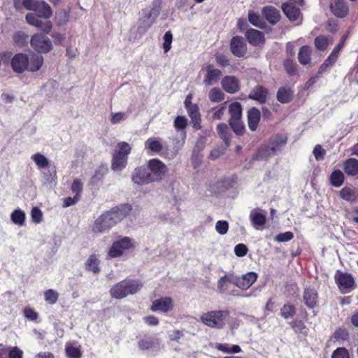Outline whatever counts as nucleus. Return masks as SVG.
<instances>
[{
	"mask_svg": "<svg viewBox=\"0 0 358 358\" xmlns=\"http://www.w3.org/2000/svg\"><path fill=\"white\" fill-rule=\"evenodd\" d=\"M131 206L127 203L120 204L101 214L94 222L93 232L103 233L121 222L131 212Z\"/></svg>",
	"mask_w": 358,
	"mask_h": 358,
	"instance_id": "obj_1",
	"label": "nucleus"
},
{
	"mask_svg": "<svg viewBox=\"0 0 358 358\" xmlns=\"http://www.w3.org/2000/svg\"><path fill=\"white\" fill-rule=\"evenodd\" d=\"M44 59L43 56L36 53L27 55L26 53H16L10 60V66L13 71L17 73H22L26 71L36 72L43 66Z\"/></svg>",
	"mask_w": 358,
	"mask_h": 358,
	"instance_id": "obj_2",
	"label": "nucleus"
},
{
	"mask_svg": "<svg viewBox=\"0 0 358 358\" xmlns=\"http://www.w3.org/2000/svg\"><path fill=\"white\" fill-rule=\"evenodd\" d=\"M143 287L141 280L127 278L113 285L109 292L112 298L122 299L129 295L137 294Z\"/></svg>",
	"mask_w": 358,
	"mask_h": 358,
	"instance_id": "obj_3",
	"label": "nucleus"
},
{
	"mask_svg": "<svg viewBox=\"0 0 358 358\" xmlns=\"http://www.w3.org/2000/svg\"><path fill=\"white\" fill-rule=\"evenodd\" d=\"M230 315L228 310H210L201 315V322L206 326L221 329L226 325V321Z\"/></svg>",
	"mask_w": 358,
	"mask_h": 358,
	"instance_id": "obj_4",
	"label": "nucleus"
},
{
	"mask_svg": "<svg viewBox=\"0 0 358 358\" xmlns=\"http://www.w3.org/2000/svg\"><path fill=\"white\" fill-rule=\"evenodd\" d=\"M116 148L112 155L111 169L114 171H120L127 164L128 155L131 153V148L125 141L119 142Z\"/></svg>",
	"mask_w": 358,
	"mask_h": 358,
	"instance_id": "obj_5",
	"label": "nucleus"
},
{
	"mask_svg": "<svg viewBox=\"0 0 358 358\" xmlns=\"http://www.w3.org/2000/svg\"><path fill=\"white\" fill-rule=\"evenodd\" d=\"M134 248L135 245L132 239L128 236H124L113 243L108 252V257L110 258L120 257L126 250H129Z\"/></svg>",
	"mask_w": 358,
	"mask_h": 358,
	"instance_id": "obj_6",
	"label": "nucleus"
},
{
	"mask_svg": "<svg viewBox=\"0 0 358 358\" xmlns=\"http://www.w3.org/2000/svg\"><path fill=\"white\" fill-rule=\"evenodd\" d=\"M31 48L38 53L46 54L50 52L52 48V44L50 38L43 34H35L30 39Z\"/></svg>",
	"mask_w": 358,
	"mask_h": 358,
	"instance_id": "obj_7",
	"label": "nucleus"
},
{
	"mask_svg": "<svg viewBox=\"0 0 358 358\" xmlns=\"http://www.w3.org/2000/svg\"><path fill=\"white\" fill-rule=\"evenodd\" d=\"M148 168L153 182L161 181L168 172L167 166L158 159H150Z\"/></svg>",
	"mask_w": 358,
	"mask_h": 358,
	"instance_id": "obj_8",
	"label": "nucleus"
},
{
	"mask_svg": "<svg viewBox=\"0 0 358 358\" xmlns=\"http://www.w3.org/2000/svg\"><path fill=\"white\" fill-rule=\"evenodd\" d=\"M231 54L236 57H245L248 53L245 40L240 36H233L229 43Z\"/></svg>",
	"mask_w": 358,
	"mask_h": 358,
	"instance_id": "obj_9",
	"label": "nucleus"
},
{
	"mask_svg": "<svg viewBox=\"0 0 358 358\" xmlns=\"http://www.w3.org/2000/svg\"><path fill=\"white\" fill-rule=\"evenodd\" d=\"M41 18L32 13H29L25 16L26 21L29 24L38 28L45 34H50L52 29V22L49 20L43 21Z\"/></svg>",
	"mask_w": 358,
	"mask_h": 358,
	"instance_id": "obj_10",
	"label": "nucleus"
},
{
	"mask_svg": "<svg viewBox=\"0 0 358 358\" xmlns=\"http://www.w3.org/2000/svg\"><path fill=\"white\" fill-rule=\"evenodd\" d=\"M173 301L171 297H160L152 302L150 310L153 312L166 313L173 308Z\"/></svg>",
	"mask_w": 358,
	"mask_h": 358,
	"instance_id": "obj_11",
	"label": "nucleus"
},
{
	"mask_svg": "<svg viewBox=\"0 0 358 358\" xmlns=\"http://www.w3.org/2000/svg\"><path fill=\"white\" fill-rule=\"evenodd\" d=\"M257 278V273L248 272L241 276L234 278L233 284L243 290H247L255 283Z\"/></svg>",
	"mask_w": 358,
	"mask_h": 358,
	"instance_id": "obj_12",
	"label": "nucleus"
},
{
	"mask_svg": "<svg viewBox=\"0 0 358 358\" xmlns=\"http://www.w3.org/2000/svg\"><path fill=\"white\" fill-rule=\"evenodd\" d=\"M131 179L134 183L141 185L153 182V179H152L148 169L143 166L136 167L134 169Z\"/></svg>",
	"mask_w": 358,
	"mask_h": 358,
	"instance_id": "obj_13",
	"label": "nucleus"
},
{
	"mask_svg": "<svg viewBox=\"0 0 358 358\" xmlns=\"http://www.w3.org/2000/svg\"><path fill=\"white\" fill-rule=\"evenodd\" d=\"M268 97V90L261 85H257L254 87L248 94L249 99L256 101L261 104L266 103Z\"/></svg>",
	"mask_w": 358,
	"mask_h": 358,
	"instance_id": "obj_14",
	"label": "nucleus"
},
{
	"mask_svg": "<svg viewBox=\"0 0 358 358\" xmlns=\"http://www.w3.org/2000/svg\"><path fill=\"white\" fill-rule=\"evenodd\" d=\"M335 280L340 289H350L355 287V280L350 273L337 271Z\"/></svg>",
	"mask_w": 358,
	"mask_h": 358,
	"instance_id": "obj_15",
	"label": "nucleus"
},
{
	"mask_svg": "<svg viewBox=\"0 0 358 358\" xmlns=\"http://www.w3.org/2000/svg\"><path fill=\"white\" fill-rule=\"evenodd\" d=\"M303 301L310 309H313L318 305V293L313 287H305L303 292Z\"/></svg>",
	"mask_w": 358,
	"mask_h": 358,
	"instance_id": "obj_16",
	"label": "nucleus"
},
{
	"mask_svg": "<svg viewBox=\"0 0 358 358\" xmlns=\"http://www.w3.org/2000/svg\"><path fill=\"white\" fill-rule=\"evenodd\" d=\"M329 8L331 12L340 18L346 17L349 12V6L345 0H331Z\"/></svg>",
	"mask_w": 358,
	"mask_h": 358,
	"instance_id": "obj_17",
	"label": "nucleus"
},
{
	"mask_svg": "<svg viewBox=\"0 0 358 358\" xmlns=\"http://www.w3.org/2000/svg\"><path fill=\"white\" fill-rule=\"evenodd\" d=\"M206 72L203 83L206 86H210L217 83L222 76V71L215 69L213 64H207L205 67Z\"/></svg>",
	"mask_w": 358,
	"mask_h": 358,
	"instance_id": "obj_18",
	"label": "nucleus"
},
{
	"mask_svg": "<svg viewBox=\"0 0 358 358\" xmlns=\"http://www.w3.org/2000/svg\"><path fill=\"white\" fill-rule=\"evenodd\" d=\"M221 85L223 90L229 94H234L241 88L239 80L233 76H224L221 81Z\"/></svg>",
	"mask_w": 358,
	"mask_h": 358,
	"instance_id": "obj_19",
	"label": "nucleus"
},
{
	"mask_svg": "<svg viewBox=\"0 0 358 358\" xmlns=\"http://www.w3.org/2000/svg\"><path fill=\"white\" fill-rule=\"evenodd\" d=\"M261 120V113L256 107H252L247 111L248 125L251 131H255Z\"/></svg>",
	"mask_w": 358,
	"mask_h": 358,
	"instance_id": "obj_20",
	"label": "nucleus"
},
{
	"mask_svg": "<svg viewBox=\"0 0 358 358\" xmlns=\"http://www.w3.org/2000/svg\"><path fill=\"white\" fill-rule=\"evenodd\" d=\"M245 36L248 43L253 46L262 45L265 42L264 33L255 29H248Z\"/></svg>",
	"mask_w": 358,
	"mask_h": 358,
	"instance_id": "obj_21",
	"label": "nucleus"
},
{
	"mask_svg": "<svg viewBox=\"0 0 358 358\" xmlns=\"http://www.w3.org/2000/svg\"><path fill=\"white\" fill-rule=\"evenodd\" d=\"M34 12L38 17L50 19L52 15V10L50 5L45 1L39 0L36 6Z\"/></svg>",
	"mask_w": 358,
	"mask_h": 358,
	"instance_id": "obj_22",
	"label": "nucleus"
},
{
	"mask_svg": "<svg viewBox=\"0 0 358 358\" xmlns=\"http://www.w3.org/2000/svg\"><path fill=\"white\" fill-rule=\"evenodd\" d=\"M187 111L188 115L191 118L192 127L196 130L200 129L201 128V118L198 105L194 104L187 108Z\"/></svg>",
	"mask_w": 358,
	"mask_h": 358,
	"instance_id": "obj_23",
	"label": "nucleus"
},
{
	"mask_svg": "<svg viewBox=\"0 0 358 358\" xmlns=\"http://www.w3.org/2000/svg\"><path fill=\"white\" fill-rule=\"evenodd\" d=\"M282 10L290 21L296 20L301 15L300 9L289 2L282 3Z\"/></svg>",
	"mask_w": 358,
	"mask_h": 358,
	"instance_id": "obj_24",
	"label": "nucleus"
},
{
	"mask_svg": "<svg viewBox=\"0 0 358 358\" xmlns=\"http://www.w3.org/2000/svg\"><path fill=\"white\" fill-rule=\"evenodd\" d=\"M288 137L285 134H276L269 139V144L273 152L281 150L287 143Z\"/></svg>",
	"mask_w": 358,
	"mask_h": 358,
	"instance_id": "obj_25",
	"label": "nucleus"
},
{
	"mask_svg": "<svg viewBox=\"0 0 358 358\" xmlns=\"http://www.w3.org/2000/svg\"><path fill=\"white\" fill-rule=\"evenodd\" d=\"M262 14L266 20L271 24H275L280 19L279 10L273 6H265L262 9Z\"/></svg>",
	"mask_w": 358,
	"mask_h": 358,
	"instance_id": "obj_26",
	"label": "nucleus"
},
{
	"mask_svg": "<svg viewBox=\"0 0 358 358\" xmlns=\"http://www.w3.org/2000/svg\"><path fill=\"white\" fill-rule=\"evenodd\" d=\"M155 19L152 17V13H146L145 15L139 19L138 31L140 34H145L148 29L153 24Z\"/></svg>",
	"mask_w": 358,
	"mask_h": 358,
	"instance_id": "obj_27",
	"label": "nucleus"
},
{
	"mask_svg": "<svg viewBox=\"0 0 358 358\" xmlns=\"http://www.w3.org/2000/svg\"><path fill=\"white\" fill-rule=\"evenodd\" d=\"M343 170L348 176H356L358 175V159L349 158L343 162Z\"/></svg>",
	"mask_w": 358,
	"mask_h": 358,
	"instance_id": "obj_28",
	"label": "nucleus"
},
{
	"mask_svg": "<svg viewBox=\"0 0 358 358\" xmlns=\"http://www.w3.org/2000/svg\"><path fill=\"white\" fill-rule=\"evenodd\" d=\"M340 196L346 201L355 202L358 200V190L353 187H344L340 191Z\"/></svg>",
	"mask_w": 358,
	"mask_h": 358,
	"instance_id": "obj_29",
	"label": "nucleus"
},
{
	"mask_svg": "<svg viewBox=\"0 0 358 358\" xmlns=\"http://www.w3.org/2000/svg\"><path fill=\"white\" fill-rule=\"evenodd\" d=\"M99 264L100 261L97 256L95 254H92L85 262V268L87 271L98 274L101 271Z\"/></svg>",
	"mask_w": 358,
	"mask_h": 358,
	"instance_id": "obj_30",
	"label": "nucleus"
},
{
	"mask_svg": "<svg viewBox=\"0 0 358 358\" xmlns=\"http://www.w3.org/2000/svg\"><path fill=\"white\" fill-rule=\"evenodd\" d=\"M294 92L290 88L281 87L278 89L276 98L281 103H288L293 99Z\"/></svg>",
	"mask_w": 358,
	"mask_h": 358,
	"instance_id": "obj_31",
	"label": "nucleus"
},
{
	"mask_svg": "<svg viewBox=\"0 0 358 358\" xmlns=\"http://www.w3.org/2000/svg\"><path fill=\"white\" fill-rule=\"evenodd\" d=\"M312 49L308 45H303L298 52V60L302 65L309 64L311 62Z\"/></svg>",
	"mask_w": 358,
	"mask_h": 358,
	"instance_id": "obj_32",
	"label": "nucleus"
},
{
	"mask_svg": "<svg viewBox=\"0 0 358 358\" xmlns=\"http://www.w3.org/2000/svg\"><path fill=\"white\" fill-rule=\"evenodd\" d=\"M250 217L252 225L256 229L265 224L266 222V215L259 210H254L250 213Z\"/></svg>",
	"mask_w": 358,
	"mask_h": 358,
	"instance_id": "obj_33",
	"label": "nucleus"
},
{
	"mask_svg": "<svg viewBox=\"0 0 358 358\" xmlns=\"http://www.w3.org/2000/svg\"><path fill=\"white\" fill-rule=\"evenodd\" d=\"M296 313V306L289 301L284 303L280 310V315L284 320L292 318Z\"/></svg>",
	"mask_w": 358,
	"mask_h": 358,
	"instance_id": "obj_34",
	"label": "nucleus"
},
{
	"mask_svg": "<svg viewBox=\"0 0 358 358\" xmlns=\"http://www.w3.org/2000/svg\"><path fill=\"white\" fill-rule=\"evenodd\" d=\"M333 43V38L331 36L320 35L314 40L315 46L320 51L326 50L329 44Z\"/></svg>",
	"mask_w": 358,
	"mask_h": 358,
	"instance_id": "obj_35",
	"label": "nucleus"
},
{
	"mask_svg": "<svg viewBox=\"0 0 358 358\" xmlns=\"http://www.w3.org/2000/svg\"><path fill=\"white\" fill-rule=\"evenodd\" d=\"M217 131L220 138L224 141L226 145L228 147L230 145L231 133L225 123H220L217 126Z\"/></svg>",
	"mask_w": 358,
	"mask_h": 358,
	"instance_id": "obj_36",
	"label": "nucleus"
},
{
	"mask_svg": "<svg viewBox=\"0 0 358 358\" xmlns=\"http://www.w3.org/2000/svg\"><path fill=\"white\" fill-rule=\"evenodd\" d=\"M12 38L16 46L24 48L27 45L29 36L22 31H17L13 34Z\"/></svg>",
	"mask_w": 358,
	"mask_h": 358,
	"instance_id": "obj_37",
	"label": "nucleus"
},
{
	"mask_svg": "<svg viewBox=\"0 0 358 358\" xmlns=\"http://www.w3.org/2000/svg\"><path fill=\"white\" fill-rule=\"evenodd\" d=\"M229 113L230 115L229 120L242 119L241 104L238 101L231 103L229 106Z\"/></svg>",
	"mask_w": 358,
	"mask_h": 358,
	"instance_id": "obj_38",
	"label": "nucleus"
},
{
	"mask_svg": "<svg viewBox=\"0 0 358 358\" xmlns=\"http://www.w3.org/2000/svg\"><path fill=\"white\" fill-rule=\"evenodd\" d=\"M145 149L155 153H159L163 149L161 141L157 138H149L147 139L145 142Z\"/></svg>",
	"mask_w": 358,
	"mask_h": 358,
	"instance_id": "obj_39",
	"label": "nucleus"
},
{
	"mask_svg": "<svg viewBox=\"0 0 358 358\" xmlns=\"http://www.w3.org/2000/svg\"><path fill=\"white\" fill-rule=\"evenodd\" d=\"M329 180L333 186L341 187L345 180L344 173L339 169L334 170L330 175Z\"/></svg>",
	"mask_w": 358,
	"mask_h": 358,
	"instance_id": "obj_40",
	"label": "nucleus"
},
{
	"mask_svg": "<svg viewBox=\"0 0 358 358\" xmlns=\"http://www.w3.org/2000/svg\"><path fill=\"white\" fill-rule=\"evenodd\" d=\"M229 124L237 136H243L244 134L245 127L242 119L229 120Z\"/></svg>",
	"mask_w": 358,
	"mask_h": 358,
	"instance_id": "obj_41",
	"label": "nucleus"
},
{
	"mask_svg": "<svg viewBox=\"0 0 358 358\" xmlns=\"http://www.w3.org/2000/svg\"><path fill=\"white\" fill-rule=\"evenodd\" d=\"M12 222L19 226H23L25 224V213L20 209H16L10 215Z\"/></svg>",
	"mask_w": 358,
	"mask_h": 358,
	"instance_id": "obj_42",
	"label": "nucleus"
},
{
	"mask_svg": "<svg viewBox=\"0 0 358 358\" xmlns=\"http://www.w3.org/2000/svg\"><path fill=\"white\" fill-rule=\"evenodd\" d=\"M31 159L39 169H45L50 164L48 159L40 152L32 155Z\"/></svg>",
	"mask_w": 358,
	"mask_h": 358,
	"instance_id": "obj_43",
	"label": "nucleus"
},
{
	"mask_svg": "<svg viewBox=\"0 0 358 358\" xmlns=\"http://www.w3.org/2000/svg\"><path fill=\"white\" fill-rule=\"evenodd\" d=\"M208 97L211 102L219 103L224 99V94L220 88L214 87L210 90Z\"/></svg>",
	"mask_w": 358,
	"mask_h": 358,
	"instance_id": "obj_44",
	"label": "nucleus"
},
{
	"mask_svg": "<svg viewBox=\"0 0 358 358\" xmlns=\"http://www.w3.org/2000/svg\"><path fill=\"white\" fill-rule=\"evenodd\" d=\"M65 352L69 358H81L82 357V352L80 348L71 343H66Z\"/></svg>",
	"mask_w": 358,
	"mask_h": 358,
	"instance_id": "obj_45",
	"label": "nucleus"
},
{
	"mask_svg": "<svg viewBox=\"0 0 358 358\" xmlns=\"http://www.w3.org/2000/svg\"><path fill=\"white\" fill-rule=\"evenodd\" d=\"M216 348L223 352L225 353H238L241 351V348L238 345H234L232 346H229L228 344H222L220 343L216 345Z\"/></svg>",
	"mask_w": 358,
	"mask_h": 358,
	"instance_id": "obj_46",
	"label": "nucleus"
},
{
	"mask_svg": "<svg viewBox=\"0 0 358 358\" xmlns=\"http://www.w3.org/2000/svg\"><path fill=\"white\" fill-rule=\"evenodd\" d=\"M69 13L64 9L56 13L55 22L57 26L61 27L66 24L69 21Z\"/></svg>",
	"mask_w": 358,
	"mask_h": 358,
	"instance_id": "obj_47",
	"label": "nucleus"
},
{
	"mask_svg": "<svg viewBox=\"0 0 358 358\" xmlns=\"http://www.w3.org/2000/svg\"><path fill=\"white\" fill-rule=\"evenodd\" d=\"M45 301L49 304H55L59 298V294L57 291L49 289L44 292Z\"/></svg>",
	"mask_w": 358,
	"mask_h": 358,
	"instance_id": "obj_48",
	"label": "nucleus"
},
{
	"mask_svg": "<svg viewBox=\"0 0 358 358\" xmlns=\"http://www.w3.org/2000/svg\"><path fill=\"white\" fill-rule=\"evenodd\" d=\"M248 20L252 25L259 28H263L265 24L260 16L252 11H250L248 13Z\"/></svg>",
	"mask_w": 358,
	"mask_h": 358,
	"instance_id": "obj_49",
	"label": "nucleus"
},
{
	"mask_svg": "<svg viewBox=\"0 0 358 358\" xmlns=\"http://www.w3.org/2000/svg\"><path fill=\"white\" fill-rule=\"evenodd\" d=\"M283 65L286 72L289 76H293L296 74L297 66L293 60L287 59L285 60Z\"/></svg>",
	"mask_w": 358,
	"mask_h": 358,
	"instance_id": "obj_50",
	"label": "nucleus"
},
{
	"mask_svg": "<svg viewBox=\"0 0 358 358\" xmlns=\"http://www.w3.org/2000/svg\"><path fill=\"white\" fill-rule=\"evenodd\" d=\"M333 337L338 341H348L349 338V333L348 330L344 328H338L334 333Z\"/></svg>",
	"mask_w": 358,
	"mask_h": 358,
	"instance_id": "obj_51",
	"label": "nucleus"
},
{
	"mask_svg": "<svg viewBox=\"0 0 358 358\" xmlns=\"http://www.w3.org/2000/svg\"><path fill=\"white\" fill-rule=\"evenodd\" d=\"M291 328L296 333H301L306 328L304 322L301 320L294 319L289 322Z\"/></svg>",
	"mask_w": 358,
	"mask_h": 358,
	"instance_id": "obj_52",
	"label": "nucleus"
},
{
	"mask_svg": "<svg viewBox=\"0 0 358 358\" xmlns=\"http://www.w3.org/2000/svg\"><path fill=\"white\" fill-rule=\"evenodd\" d=\"M234 278H229L228 275H224L221 277L217 282V287L221 292H224L227 289V284H233Z\"/></svg>",
	"mask_w": 358,
	"mask_h": 358,
	"instance_id": "obj_53",
	"label": "nucleus"
},
{
	"mask_svg": "<svg viewBox=\"0 0 358 358\" xmlns=\"http://www.w3.org/2000/svg\"><path fill=\"white\" fill-rule=\"evenodd\" d=\"M336 62L327 57L324 62L320 66L317 73L321 76L329 71V69L335 64Z\"/></svg>",
	"mask_w": 358,
	"mask_h": 358,
	"instance_id": "obj_54",
	"label": "nucleus"
},
{
	"mask_svg": "<svg viewBox=\"0 0 358 358\" xmlns=\"http://www.w3.org/2000/svg\"><path fill=\"white\" fill-rule=\"evenodd\" d=\"M173 126L177 130H185L187 126V119L185 116L178 115L174 120Z\"/></svg>",
	"mask_w": 358,
	"mask_h": 358,
	"instance_id": "obj_55",
	"label": "nucleus"
},
{
	"mask_svg": "<svg viewBox=\"0 0 358 358\" xmlns=\"http://www.w3.org/2000/svg\"><path fill=\"white\" fill-rule=\"evenodd\" d=\"M173 34L171 31H167L164 35L163 49L164 53L168 52L171 48Z\"/></svg>",
	"mask_w": 358,
	"mask_h": 358,
	"instance_id": "obj_56",
	"label": "nucleus"
},
{
	"mask_svg": "<svg viewBox=\"0 0 358 358\" xmlns=\"http://www.w3.org/2000/svg\"><path fill=\"white\" fill-rule=\"evenodd\" d=\"M24 315L26 318L31 321H37L38 313L31 307L27 306L24 308Z\"/></svg>",
	"mask_w": 358,
	"mask_h": 358,
	"instance_id": "obj_57",
	"label": "nucleus"
},
{
	"mask_svg": "<svg viewBox=\"0 0 358 358\" xmlns=\"http://www.w3.org/2000/svg\"><path fill=\"white\" fill-rule=\"evenodd\" d=\"M275 152H273L271 150V146H262L258 150V155L262 159H267L274 155H275Z\"/></svg>",
	"mask_w": 358,
	"mask_h": 358,
	"instance_id": "obj_58",
	"label": "nucleus"
},
{
	"mask_svg": "<svg viewBox=\"0 0 358 358\" xmlns=\"http://www.w3.org/2000/svg\"><path fill=\"white\" fill-rule=\"evenodd\" d=\"M215 59L217 64L221 67H225L230 64L229 59L222 53H215Z\"/></svg>",
	"mask_w": 358,
	"mask_h": 358,
	"instance_id": "obj_59",
	"label": "nucleus"
},
{
	"mask_svg": "<svg viewBox=\"0 0 358 358\" xmlns=\"http://www.w3.org/2000/svg\"><path fill=\"white\" fill-rule=\"evenodd\" d=\"M215 230L220 235H224L229 230V223L225 220H219L215 224Z\"/></svg>",
	"mask_w": 358,
	"mask_h": 358,
	"instance_id": "obj_60",
	"label": "nucleus"
},
{
	"mask_svg": "<svg viewBox=\"0 0 358 358\" xmlns=\"http://www.w3.org/2000/svg\"><path fill=\"white\" fill-rule=\"evenodd\" d=\"M331 358H350V354L345 348L340 347L332 352Z\"/></svg>",
	"mask_w": 358,
	"mask_h": 358,
	"instance_id": "obj_61",
	"label": "nucleus"
},
{
	"mask_svg": "<svg viewBox=\"0 0 358 358\" xmlns=\"http://www.w3.org/2000/svg\"><path fill=\"white\" fill-rule=\"evenodd\" d=\"M44 171H43V177L47 180H51L53 179L54 177L56 176L57 172H56V168L55 166H50L48 165V167L45 169H43Z\"/></svg>",
	"mask_w": 358,
	"mask_h": 358,
	"instance_id": "obj_62",
	"label": "nucleus"
},
{
	"mask_svg": "<svg viewBox=\"0 0 358 358\" xmlns=\"http://www.w3.org/2000/svg\"><path fill=\"white\" fill-rule=\"evenodd\" d=\"M248 252V248L243 243H238L234 247V253L238 257H245Z\"/></svg>",
	"mask_w": 358,
	"mask_h": 358,
	"instance_id": "obj_63",
	"label": "nucleus"
},
{
	"mask_svg": "<svg viewBox=\"0 0 358 358\" xmlns=\"http://www.w3.org/2000/svg\"><path fill=\"white\" fill-rule=\"evenodd\" d=\"M8 357V358H23V351L16 346L9 347Z\"/></svg>",
	"mask_w": 358,
	"mask_h": 358,
	"instance_id": "obj_64",
	"label": "nucleus"
}]
</instances>
